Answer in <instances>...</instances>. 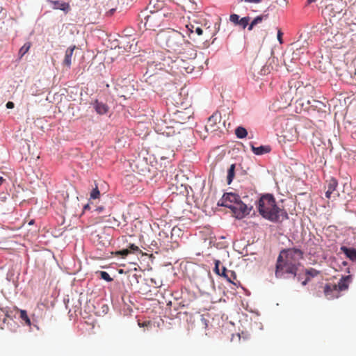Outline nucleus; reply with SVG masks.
I'll use <instances>...</instances> for the list:
<instances>
[{
	"label": "nucleus",
	"instance_id": "1",
	"mask_svg": "<svg viewBox=\"0 0 356 356\" xmlns=\"http://www.w3.org/2000/svg\"><path fill=\"white\" fill-rule=\"evenodd\" d=\"M195 56L196 52L193 49L186 51L184 55L180 54L174 58L169 56H164L159 63V70L175 74L191 73L195 67L193 60Z\"/></svg>",
	"mask_w": 356,
	"mask_h": 356
},
{
	"label": "nucleus",
	"instance_id": "2",
	"mask_svg": "<svg viewBox=\"0 0 356 356\" xmlns=\"http://www.w3.org/2000/svg\"><path fill=\"white\" fill-rule=\"evenodd\" d=\"M303 257V252L298 248H288L280 252L276 264L275 275L281 277L284 273L296 275L299 261Z\"/></svg>",
	"mask_w": 356,
	"mask_h": 356
},
{
	"label": "nucleus",
	"instance_id": "3",
	"mask_svg": "<svg viewBox=\"0 0 356 356\" xmlns=\"http://www.w3.org/2000/svg\"><path fill=\"white\" fill-rule=\"evenodd\" d=\"M257 209L264 218L273 222H282L289 218L286 211L277 204L271 194L263 195L259 199Z\"/></svg>",
	"mask_w": 356,
	"mask_h": 356
},
{
	"label": "nucleus",
	"instance_id": "4",
	"mask_svg": "<svg viewBox=\"0 0 356 356\" xmlns=\"http://www.w3.org/2000/svg\"><path fill=\"white\" fill-rule=\"evenodd\" d=\"M158 37L169 52L184 55L186 51L193 49L192 44L187 42L179 31L175 30L162 31Z\"/></svg>",
	"mask_w": 356,
	"mask_h": 356
},
{
	"label": "nucleus",
	"instance_id": "5",
	"mask_svg": "<svg viewBox=\"0 0 356 356\" xmlns=\"http://www.w3.org/2000/svg\"><path fill=\"white\" fill-rule=\"evenodd\" d=\"M350 275L342 277L339 283H326L323 286V293L327 300H333L340 296L341 291L348 289V284L350 282Z\"/></svg>",
	"mask_w": 356,
	"mask_h": 356
},
{
	"label": "nucleus",
	"instance_id": "6",
	"mask_svg": "<svg viewBox=\"0 0 356 356\" xmlns=\"http://www.w3.org/2000/svg\"><path fill=\"white\" fill-rule=\"evenodd\" d=\"M252 208V206H248L240 200L231 210L236 218L242 219L250 214Z\"/></svg>",
	"mask_w": 356,
	"mask_h": 356
},
{
	"label": "nucleus",
	"instance_id": "7",
	"mask_svg": "<svg viewBox=\"0 0 356 356\" xmlns=\"http://www.w3.org/2000/svg\"><path fill=\"white\" fill-rule=\"evenodd\" d=\"M221 120V115L220 113L216 112L208 119L207 123L205 125L207 132L210 134H215L220 129V123Z\"/></svg>",
	"mask_w": 356,
	"mask_h": 356
},
{
	"label": "nucleus",
	"instance_id": "8",
	"mask_svg": "<svg viewBox=\"0 0 356 356\" xmlns=\"http://www.w3.org/2000/svg\"><path fill=\"white\" fill-rule=\"evenodd\" d=\"M331 2L326 5L325 10L329 12L331 17L342 13L346 7V2L343 0H330Z\"/></svg>",
	"mask_w": 356,
	"mask_h": 356
},
{
	"label": "nucleus",
	"instance_id": "9",
	"mask_svg": "<svg viewBox=\"0 0 356 356\" xmlns=\"http://www.w3.org/2000/svg\"><path fill=\"white\" fill-rule=\"evenodd\" d=\"M239 200L240 197L237 194L234 193H226L219 200L218 205L232 209L234 204H236Z\"/></svg>",
	"mask_w": 356,
	"mask_h": 356
},
{
	"label": "nucleus",
	"instance_id": "10",
	"mask_svg": "<svg viewBox=\"0 0 356 356\" xmlns=\"http://www.w3.org/2000/svg\"><path fill=\"white\" fill-rule=\"evenodd\" d=\"M145 26L146 29L155 30L160 25V17L159 14L153 13L145 18Z\"/></svg>",
	"mask_w": 356,
	"mask_h": 356
},
{
	"label": "nucleus",
	"instance_id": "11",
	"mask_svg": "<svg viewBox=\"0 0 356 356\" xmlns=\"http://www.w3.org/2000/svg\"><path fill=\"white\" fill-rule=\"evenodd\" d=\"M338 185V182L336 179L331 178L327 183V190L325 193V196L327 198H330L332 195H334V197H338L339 193H334L336 191L337 187Z\"/></svg>",
	"mask_w": 356,
	"mask_h": 356
},
{
	"label": "nucleus",
	"instance_id": "12",
	"mask_svg": "<svg viewBox=\"0 0 356 356\" xmlns=\"http://www.w3.org/2000/svg\"><path fill=\"white\" fill-rule=\"evenodd\" d=\"M47 1L53 4V8L55 10H60L65 12V13H67L71 10L70 5L69 4V3L58 0H48Z\"/></svg>",
	"mask_w": 356,
	"mask_h": 356
},
{
	"label": "nucleus",
	"instance_id": "13",
	"mask_svg": "<svg viewBox=\"0 0 356 356\" xmlns=\"http://www.w3.org/2000/svg\"><path fill=\"white\" fill-rule=\"evenodd\" d=\"M93 108L95 110L97 114L99 115H104L106 114L109 111V107L107 104L99 102L98 100H95L92 103Z\"/></svg>",
	"mask_w": 356,
	"mask_h": 356
},
{
	"label": "nucleus",
	"instance_id": "14",
	"mask_svg": "<svg viewBox=\"0 0 356 356\" xmlns=\"http://www.w3.org/2000/svg\"><path fill=\"white\" fill-rule=\"evenodd\" d=\"M186 28L188 29V31L189 32L188 36L191 40H192L193 42H196L197 39L195 37H194V33H196L197 36H200L203 33L202 29L199 26H195L193 24L187 25Z\"/></svg>",
	"mask_w": 356,
	"mask_h": 356
},
{
	"label": "nucleus",
	"instance_id": "15",
	"mask_svg": "<svg viewBox=\"0 0 356 356\" xmlns=\"http://www.w3.org/2000/svg\"><path fill=\"white\" fill-rule=\"evenodd\" d=\"M221 275L222 277H225L228 282L236 285V283L234 282V280H236V275L235 272L232 270H227L225 267L222 266Z\"/></svg>",
	"mask_w": 356,
	"mask_h": 356
},
{
	"label": "nucleus",
	"instance_id": "16",
	"mask_svg": "<svg viewBox=\"0 0 356 356\" xmlns=\"http://www.w3.org/2000/svg\"><path fill=\"white\" fill-rule=\"evenodd\" d=\"M282 136L285 139H286L289 141L296 140L298 138V134L296 131V129L293 127H291L290 128V131H289L284 130Z\"/></svg>",
	"mask_w": 356,
	"mask_h": 356
},
{
	"label": "nucleus",
	"instance_id": "17",
	"mask_svg": "<svg viewBox=\"0 0 356 356\" xmlns=\"http://www.w3.org/2000/svg\"><path fill=\"white\" fill-rule=\"evenodd\" d=\"M76 47H70L67 49L65 51V58L63 60V64L66 65L67 67H70L72 64V57L73 55L74 50L75 49Z\"/></svg>",
	"mask_w": 356,
	"mask_h": 356
},
{
	"label": "nucleus",
	"instance_id": "18",
	"mask_svg": "<svg viewBox=\"0 0 356 356\" xmlns=\"http://www.w3.org/2000/svg\"><path fill=\"white\" fill-rule=\"evenodd\" d=\"M251 149L252 152L257 155H262L270 152V147L269 146H260L258 147L251 145Z\"/></svg>",
	"mask_w": 356,
	"mask_h": 356
},
{
	"label": "nucleus",
	"instance_id": "19",
	"mask_svg": "<svg viewBox=\"0 0 356 356\" xmlns=\"http://www.w3.org/2000/svg\"><path fill=\"white\" fill-rule=\"evenodd\" d=\"M341 251L346 255L348 258L353 261L356 260V250L354 248H349L345 246L341 248Z\"/></svg>",
	"mask_w": 356,
	"mask_h": 356
},
{
	"label": "nucleus",
	"instance_id": "20",
	"mask_svg": "<svg viewBox=\"0 0 356 356\" xmlns=\"http://www.w3.org/2000/svg\"><path fill=\"white\" fill-rule=\"evenodd\" d=\"M235 164H232L227 170V182L230 184L235 176Z\"/></svg>",
	"mask_w": 356,
	"mask_h": 356
},
{
	"label": "nucleus",
	"instance_id": "21",
	"mask_svg": "<svg viewBox=\"0 0 356 356\" xmlns=\"http://www.w3.org/2000/svg\"><path fill=\"white\" fill-rule=\"evenodd\" d=\"M19 317L20 318L24 321L26 323V325L30 326L31 325V320L29 317L27 315V312L26 310L19 309Z\"/></svg>",
	"mask_w": 356,
	"mask_h": 356
},
{
	"label": "nucleus",
	"instance_id": "22",
	"mask_svg": "<svg viewBox=\"0 0 356 356\" xmlns=\"http://www.w3.org/2000/svg\"><path fill=\"white\" fill-rule=\"evenodd\" d=\"M235 134L236 135L237 138H243L246 137V136L248 135V132L245 128L242 127H238L235 130Z\"/></svg>",
	"mask_w": 356,
	"mask_h": 356
},
{
	"label": "nucleus",
	"instance_id": "23",
	"mask_svg": "<svg viewBox=\"0 0 356 356\" xmlns=\"http://www.w3.org/2000/svg\"><path fill=\"white\" fill-rule=\"evenodd\" d=\"M100 195L101 194L98 188L97 185L96 184L95 188H94L90 193V198L91 200L99 199L100 197Z\"/></svg>",
	"mask_w": 356,
	"mask_h": 356
},
{
	"label": "nucleus",
	"instance_id": "24",
	"mask_svg": "<svg viewBox=\"0 0 356 356\" xmlns=\"http://www.w3.org/2000/svg\"><path fill=\"white\" fill-rule=\"evenodd\" d=\"M320 273V272L313 268H308V269H306L305 270V274L307 275V277H314L316 276H317L318 274Z\"/></svg>",
	"mask_w": 356,
	"mask_h": 356
},
{
	"label": "nucleus",
	"instance_id": "25",
	"mask_svg": "<svg viewBox=\"0 0 356 356\" xmlns=\"http://www.w3.org/2000/svg\"><path fill=\"white\" fill-rule=\"evenodd\" d=\"M268 18V14L261 15L256 17L252 21V22L253 23V24H254L256 26L257 24L261 23L264 19H267Z\"/></svg>",
	"mask_w": 356,
	"mask_h": 356
},
{
	"label": "nucleus",
	"instance_id": "26",
	"mask_svg": "<svg viewBox=\"0 0 356 356\" xmlns=\"http://www.w3.org/2000/svg\"><path fill=\"white\" fill-rule=\"evenodd\" d=\"M31 47V44L29 42L25 43L19 49V54L20 57H22L25 54H26Z\"/></svg>",
	"mask_w": 356,
	"mask_h": 356
},
{
	"label": "nucleus",
	"instance_id": "27",
	"mask_svg": "<svg viewBox=\"0 0 356 356\" xmlns=\"http://www.w3.org/2000/svg\"><path fill=\"white\" fill-rule=\"evenodd\" d=\"M249 21H250V17H242L240 19V21L238 22V25L241 26L244 29L248 25Z\"/></svg>",
	"mask_w": 356,
	"mask_h": 356
},
{
	"label": "nucleus",
	"instance_id": "28",
	"mask_svg": "<svg viewBox=\"0 0 356 356\" xmlns=\"http://www.w3.org/2000/svg\"><path fill=\"white\" fill-rule=\"evenodd\" d=\"M296 90H297V92L302 94V93H303V90H305V92L307 93L309 92H312L314 90V88L311 86H305L302 88L298 87L296 89Z\"/></svg>",
	"mask_w": 356,
	"mask_h": 356
},
{
	"label": "nucleus",
	"instance_id": "29",
	"mask_svg": "<svg viewBox=\"0 0 356 356\" xmlns=\"http://www.w3.org/2000/svg\"><path fill=\"white\" fill-rule=\"evenodd\" d=\"M101 278L107 281V282H111L113 279L111 277L109 274L106 271H100L99 272Z\"/></svg>",
	"mask_w": 356,
	"mask_h": 356
},
{
	"label": "nucleus",
	"instance_id": "30",
	"mask_svg": "<svg viewBox=\"0 0 356 356\" xmlns=\"http://www.w3.org/2000/svg\"><path fill=\"white\" fill-rule=\"evenodd\" d=\"M229 20L236 25H238L240 21L239 16L236 14H232L229 17Z\"/></svg>",
	"mask_w": 356,
	"mask_h": 356
},
{
	"label": "nucleus",
	"instance_id": "31",
	"mask_svg": "<svg viewBox=\"0 0 356 356\" xmlns=\"http://www.w3.org/2000/svg\"><path fill=\"white\" fill-rule=\"evenodd\" d=\"M270 72V68L269 66H267V65H264L263 66V67L261 69L260 72H259V74L261 75H266V74H268Z\"/></svg>",
	"mask_w": 356,
	"mask_h": 356
},
{
	"label": "nucleus",
	"instance_id": "32",
	"mask_svg": "<svg viewBox=\"0 0 356 356\" xmlns=\"http://www.w3.org/2000/svg\"><path fill=\"white\" fill-rule=\"evenodd\" d=\"M220 261L218 260H216L215 261V268H214V272L218 274V275H220L222 276L221 275V273H222V270L220 271V268H219V266H220Z\"/></svg>",
	"mask_w": 356,
	"mask_h": 356
},
{
	"label": "nucleus",
	"instance_id": "33",
	"mask_svg": "<svg viewBox=\"0 0 356 356\" xmlns=\"http://www.w3.org/2000/svg\"><path fill=\"white\" fill-rule=\"evenodd\" d=\"M299 101L301 102L302 105L305 104V102H306L307 105L312 104V102L309 99H307L305 97H302L299 99Z\"/></svg>",
	"mask_w": 356,
	"mask_h": 356
},
{
	"label": "nucleus",
	"instance_id": "34",
	"mask_svg": "<svg viewBox=\"0 0 356 356\" xmlns=\"http://www.w3.org/2000/svg\"><path fill=\"white\" fill-rule=\"evenodd\" d=\"M129 253H130V250L129 249H124L122 250H120V251H118L116 252V254H121L123 257L127 256Z\"/></svg>",
	"mask_w": 356,
	"mask_h": 356
},
{
	"label": "nucleus",
	"instance_id": "35",
	"mask_svg": "<svg viewBox=\"0 0 356 356\" xmlns=\"http://www.w3.org/2000/svg\"><path fill=\"white\" fill-rule=\"evenodd\" d=\"M129 250H130V252H140V250H139V248L136 245H135L134 244H131L129 245Z\"/></svg>",
	"mask_w": 356,
	"mask_h": 356
},
{
	"label": "nucleus",
	"instance_id": "36",
	"mask_svg": "<svg viewBox=\"0 0 356 356\" xmlns=\"http://www.w3.org/2000/svg\"><path fill=\"white\" fill-rule=\"evenodd\" d=\"M282 32L281 31V30L279 29L277 31V40H279L280 44L282 43Z\"/></svg>",
	"mask_w": 356,
	"mask_h": 356
},
{
	"label": "nucleus",
	"instance_id": "37",
	"mask_svg": "<svg viewBox=\"0 0 356 356\" xmlns=\"http://www.w3.org/2000/svg\"><path fill=\"white\" fill-rule=\"evenodd\" d=\"M14 106H15V105H14V103H13V102H7V104H6V107H7L8 108H14Z\"/></svg>",
	"mask_w": 356,
	"mask_h": 356
},
{
	"label": "nucleus",
	"instance_id": "38",
	"mask_svg": "<svg viewBox=\"0 0 356 356\" xmlns=\"http://www.w3.org/2000/svg\"><path fill=\"white\" fill-rule=\"evenodd\" d=\"M245 2H247V3H259L261 1V0H244Z\"/></svg>",
	"mask_w": 356,
	"mask_h": 356
},
{
	"label": "nucleus",
	"instance_id": "39",
	"mask_svg": "<svg viewBox=\"0 0 356 356\" xmlns=\"http://www.w3.org/2000/svg\"><path fill=\"white\" fill-rule=\"evenodd\" d=\"M310 281V278L309 277H307L305 279V280H304L302 282V284L303 286H305Z\"/></svg>",
	"mask_w": 356,
	"mask_h": 356
},
{
	"label": "nucleus",
	"instance_id": "40",
	"mask_svg": "<svg viewBox=\"0 0 356 356\" xmlns=\"http://www.w3.org/2000/svg\"><path fill=\"white\" fill-rule=\"evenodd\" d=\"M254 26H255V25H254V24H253V23H252V22H251V23L249 24L248 30H249V31H252V30L253 29V28H254Z\"/></svg>",
	"mask_w": 356,
	"mask_h": 356
},
{
	"label": "nucleus",
	"instance_id": "41",
	"mask_svg": "<svg viewBox=\"0 0 356 356\" xmlns=\"http://www.w3.org/2000/svg\"><path fill=\"white\" fill-rule=\"evenodd\" d=\"M90 209V206L88 204H86L83 207V210H86V209Z\"/></svg>",
	"mask_w": 356,
	"mask_h": 356
},
{
	"label": "nucleus",
	"instance_id": "42",
	"mask_svg": "<svg viewBox=\"0 0 356 356\" xmlns=\"http://www.w3.org/2000/svg\"><path fill=\"white\" fill-rule=\"evenodd\" d=\"M5 181V179L3 177H0V186L2 184V183Z\"/></svg>",
	"mask_w": 356,
	"mask_h": 356
},
{
	"label": "nucleus",
	"instance_id": "43",
	"mask_svg": "<svg viewBox=\"0 0 356 356\" xmlns=\"http://www.w3.org/2000/svg\"><path fill=\"white\" fill-rule=\"evenodd\" d=\"M103 207H99L97 209V211H98L99 212H101L102 210H103Z\"/></svg>",
	"mask_w": 356,
	"mask_h": 356
},
{
	"label": "nucleus",
	"instance_id": "44",
	"mask_svg": "<svg viewBox=\"0 0 356 356\" xmlns=\"http://www.w3.org/2000/svg\"><path fill=\"white\" fill-rule=\"evenodd\" d=\"M316 1V0H307V3L310 4V3H313V2H315Z\"/></svg>",
	"mask_w": 356,
	"mask_h": 356
},
{
	"label": "nucleus",
	"instance_id": "45",
	"mask_svg": "<svg viewBox=\"0 0 356 356\" xmlns=\"http://www.w3.org/2000/svg\"><path fill=\"white\" fill-rule=\"evenodd\" d=\"M34 223V220H31L30 222H29V225H33Z\"/></svg>",
	"mask_w": 356,
	"mask_h": 356
},
{
	"label": "nucleus",
	"instance_id": "46",
	"mask_svg": "<svg viewBox=\"0 0 356 356\" xmlns=\"http://www.w3.org/2000/svg\"><path fill=\"white\" fill-rule=\"evenodd\" d=\"M312 101L313 102H314V103H319V102L316 101V100H314V99H312Z\"/></svg>",
	"mask_w": 356,
	"mask_h": 356
},
{
	"label": "nucleus",
	"instance_id": "47",
	"mask_svg": "<svg viewBox=\"0 0 356 356\" xmlns=\"http://www.w3.org/2000/svg\"><path fill=\"white\" fill-rule=\"evenodd\" d=\"M133 276L136 279V274H134Z\"/></svg>",
	"mask_w": 356,
	"mask_h": 356
}]
</instances>
